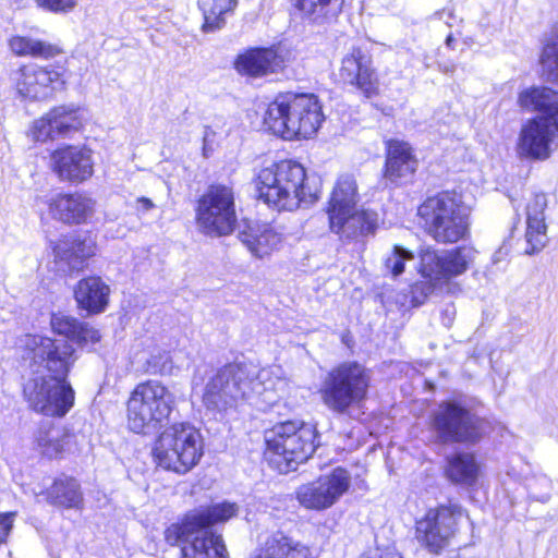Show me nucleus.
Here are the masks:
<instances>
[{
	"label": "nucleus",
	"instance_id": "nucleus-8",
	"mask_svg": "<svg viewBox=\"0 0 558 558\" xmlns=\"http://www.w3.org/2000/svg\"><path fill=\"white\" fill-rule=\"evenodd\" d=\"M427 233L440 243H456L469 234L470 208L456 192L428 197L417 209Z\"/></svg>",
	"mask_w": 558,
	"mask_h": 558
},
{
	"label": "nucleus",
	"instance_id": "nucleus-38",
	"mask_svg": "<svg viewBox=\"0 0 558 558\" xmlns=\"http://www.w3.org/2000/svg\"><path fill=\"white\" fill-rule=\"evenodd\" d=\"M69 436L59 428L40 429L36 436L37 448L49 459L57 458L64 449Z\"/></svg>",
	"mask_w": 558,
	"mask_h": 558
},
{
	"label": "nucleus",
	"instance_id": "nucleus-43",
	"mask_svg": "<svg viewBox=\"0 0 558 558\" xmlns=\"http://www.w3.org/2000/svg\"><path fill=\"white\" fill-rule=\"evenodd\" d=\"M16 517V511L0 512V546L7 543Z\"/></svg>",
	"mask_w": 558,
	"mask_h": 558
},
{
	"label": "nucleus",
	"instance_id": "nucleus-9",
	"mask_svg": "<svg viewBox=\"0 0 558 558\" xmlns=\"http://www.w3.org/2000/svg\"><path fill=\"white\" fill-rule=\"evenodd\" d=\"M487 428L484 418L457 400L440 402L429 415V429L438 445H474Z\"/></svg>",
	"mask_w": 558,
	"mask_h": 558
},
{
	"label": "nucleus",
	"instance_id": "nucleus-40",
	"mask_svg": "<svg viewBox=\"0 0 558 558\" xmlns=\"http://www.w3.org/2000/svg\"><path fill=\"white\" fill-rule=\"evenodd\" d=\"M413 259L414 255L411 251L403 246L395 245L391 252L384 259L385 272L397 278L403 274L405 263Z\"/></svg>",
	"mask_w": 558,
	"mask_h": 558
},
{
	"label": "nucleus",
	"instance_id": "nucleus-7",
	"mask_svg": "<svg viewBox=\"0 0 558 558\" xmlns=\"http://www.w3.org/2000/svg\"><path fill=\"white\" fill-rule=\"evenodd\" d=\"M357 186L350 175L339 178L328 206L330 230L342 239L359 240L374 234L378 215L371 210H357Z\"/></svg>",
	"mask_w": 558,
	"mask_h": 558
},
{
	"label": "nucleus",
	"instance_id": "nucleus-27",
	"mask_svg": "<svg viewBox=\"0 0 558 558\" xmlns=\"http://www.w3.org/2000/svg\"><path fill=\"white\" fill-rule=\"evenodd\" d=\"M109 293V286L97 276L80 280L74 290L78 307L87 311L89 314H99L106 310Z\"/></svg>",
	"mask_w": 558,
	"mask_h": 558
},
{
	"label": "nucleus",
	"instance_id": "nucleus-10",
	"mask_svg": "<svg viewBox=\"0 0 558 558\" xmlns=\"http://www.w3.org/2000/svg\"><path fill=\"white\" fill-rule=\"evenodd\" d=\"M175 398L162 384L148 380L138 384L128 401V425L136 434H149L170 418Z\"/></svg>",
	"mask_w": 558,
	"mask_h": 558
},
{
	"label": "nucleus",
	"instance_id": "nucleus-12",
	"mask_svg": "<svg viewBox=\"0 0 558 558\" xmlns=\"http://www.w3.org/2000/svg\"><path fill=\"white\" fill-rule=\"evenodd\" d=\"M198 231L211 238L226 236L236 227L234 193L227 185H210L195 207Z\"/></svg>",
	"mask_w": 558,
	"mask_h": 558
},
{
	"label": "nucleus",
	"instance_id": "nucleus-18",
	"mask_svg": "<svg viewBox=\"0 0 558 558\" xmlns=\"http://www.w3.org/2000/svg\"><path fill=\"white\" fill-rule=\"evenodd\" d=\"M475 256L476 251L471 246H459L441 253L426 250L421 255L420 272L430 280L456 277L466 271Z\"/></svg>",
	"mask_w": 558,
	"mask_h": 558
},
{
	"label": "nucleus",
	"instance_id": "nucleus-13",
	"mask_svg": "<svg viewBox=\"0 0 558 558\" xmlns=\"http://www.w3.org/2000/svg\"><path fill=\"white\" fill-rule=\"evenodd\" d=\"M463 509L456 504L441 505L429 509L425 517L416 522V537L429 551L438 554L454 536Z\"/></svg>",
	"mask_w": 558,
	"mask_h": 558
},
{
	"label": "nucleus",
	"instance_id": "nucleus-19",
	"mask_svg": "<svg viewBox=\"0 0 558 558\" xmlns=\"http://www.w3.org/2000/svg\"><path fill=\"white\" fill-rule=\"evenodd\" d=\"M83 112L75 106H58L40 119L34 121L31 135L36 142H46L58 136H66L81 129Z\"/></svg>",
	"mask_w": 558,
	"mask_h": 558
},
{
	"label": "nucleus",
	"instance_id": "nucleus-15",
	"mask_svg": "<svg viewBox=\"0 0 558 558\" xmlns=\"http://www.w3.org/2000/svg\"><path fill=\"white\" fill-rule=\"evenodd\" d=\"M350 484V473L343 468H336L317 481L299 487L296 499L306 509L325 510L336 504L349 489Z\"/></svg>",
	"mask_w": 558,
	"mask_h": 558
},
{
	"label": "nucleus",
	"instance_id": "nucleus-37",
	"mask_svg": "<svg viewBox=\"0 0 558 558\" xmlns=\"http://www.w3.org/2000/svg\"><path fill=\"white\" fill-rule=\"evenodd\" d=\"M289 99H291V94L279 95L265 111L264 124L275 135L281 136L283 132L289 131V126H287Z\"/></svg>",
	"mask_w": 558,
	"mask_h": 558
},
{
	"label": "nucleus",
	"instance_id": "nucleus-35",
	"mask_svg": "<svg viewBox=\"0 0 558 558\" xmlns=\"http://www.w3.org/2000/svg\"><path fill=\"white\" fill-rule=\"evenodd\" d=\"M10 49L16 56L50 59L62 52L52 44L25 36H14L9 41Z\"/></svg>",
	"mask_w": 558,
	"mask_h": 558
},
{
	"label": "nucleus",
	"instance_id": "nucleus-14",
	"mask_svg": "<svg viewBox=\"0 0 558 558\" xmlns=\"http://www.w3.org/2000/svg\"><path fill=\"white\" fill-rule=\"evenodd\" d=\"M280 165L281 184L279 191L283 199L280 209L294 210L301 204L311 205L318 199L320 193L319 179L307 175L305 168L293 160H282Z\"/></svg>",
	"mask_w": 558,
	"mask_h": 558
},
{
	"label": "nucleus",
	"instance_id": "nucleus-34",
	"mask_svg": "<svg viewBox=\"0 0 558 558\" xmlns=\"http://www.w3.org/2000/svg\"><path fill=\"white\" fill-rule=\"evenodd\" d=\"M293 5L304 17L324 24L338 16L342 10V0H293Z\"/></svg>",
	"mask_w": 558,
	"mask_h": 558
},
{
	"label": "nucleus",
	"instance_id": "nucleus-17",
	"mask_svg": "<svg viewBox=\"0 0 558 558\" xmlns=\"http://www.w3.org/2000/svg\"><path fill=\"white\" fill-rule=\"evenodd\" d=\"M288 113L287 126H289V131L283 132L280 136L287 140L308 138L316 134L324 121L322 106L318 98L313 94H291Z\"/></svg>",
	"mask_w": 558,
	"mask_h": 558
},
{
	"label": "nucleus",
	"instance_id": "nucleus-26",
	"mask_svg": "<svg viewBox=\"0 0 558 558\" xmlns=\"http://www.w3.org/2000/svg\"><path fill=\"white\" fill-rule=\"evenodd\" d=\"M254 558H312V553L308 546L277 531L259 545Z\"/></svg>",
	"mask_w": 558,
	"mask_h": 558
},
{
	"label": "nucleus",
	"instance_id": "nucleus-42",
	"mask_svg": "<svg viewBox=\"0 0 558 558\" xmlns=\"http://www.w3.org/2000/svg\"><path fill=\"white\" fill-rule=\"evenodd\" d=\"M38 7L53 12V13H68L71 12L77 4L76 0H35Z\"/></svg>",
	"mask_w": 558,
	"mask_h": 558
},
{
	"label": "nucleus",
	"instance_id": "nucleus-4",
	"mask_svg": "<svg viewBox=\"0 0 558 558\" xmlns=\"http://www.w3.org/2000/svg\"><path fill=\"white\" fill-rule=\"evenodd\" d=\"M519 104L523 109L541 113L522 126L517 145L519 156L548 159L558 137V92L548 87L527 88L520 93Z\"/></svg>",
	"mask_w": 558,
	"mask_h": 558
},
{
	"label": "nucleus",
	"instance_id": "nucleus-36",
	"mask_svg": "<svg viewBox=\"0 0 558 558\" xmlns=\"http://www.w3.org/2000/svg\"><path fill=\"white\" fill-rule=\"evenodd\" d=\"M236 4V0H198L204 16L203 31L215 32L223 27L225 14L232 12Z\"/></svg>",
	"mask_w": 558,
	"mask_h": 558
},
{
	"label": "nucleus",
	"instance_id": "nucleus-28",
	"mask_svg": "<svg viewBox=\"0 0 558 558\" xmlns=\"http://www.w3.org/2000/svg\"><path fill=\"white\" fill-rule=\"evenodd\" d=\"M417 161L409 144L400 141L388 143L385 177L392 183L408 180L415 172Z\"/></svg>",
	"mask_w": 558,
	"mask_h": 558
},
{
	"label": "nucleus",
	"instance_id": "nucleus-20",
	"mask_svg": "<svg viewBox=\"0 0 558 558\" xmlns=\"http://www.w3.org/2000/svg\"><path fill=\"white\" fill-rule=\"evenodd\" d=\"M340 77L344 83L355 86L365 98L378 95L377 75L372 68L371 58L361 48L353 47L342 59Z\"/></svg>",
	"mask_w": 558,
	"mask_h": 558
},
{
	"label": "nucleus",
	"instance_id": "nucleus-25",
	"mask_svg": "<svg viewBox=\"0 0 558 558\" xmlns=\"http://www.w3.org/2000/svg\"><path fill=\"white\" fill-rule=\"evenodd\" d=\"M239 239L242 244L257 258H263L278 250L282 236L267 223H248L240 232Z\"/></svg>",
	"mask_w": 558,
	"mask_h": 558
},
{
	"label": "nucleus",
	"instance_id": "nucleus-3",
	"mask_svg": "<svg viewBox=\"0 0 558 558\" xmlns=\"http://www.w3.org/2000/svg\"><path fill=\"white\" fill-rule=\"evenodd\" d=\"M238 511L236 504L228 501L201 506L189 511L181 523L168 526L165 539L171 546L190 543L181 548V558H227L221 535L210 527L235 517Z\"/></svg>",
	"mask_w": 558,
	"mask_h": 558
},
{
	"label": "nucleus",
	"instance_id": "nucleus-44",
	"mask_svg": "<svg viewBox=\"0 0 558 558\" xmlns=\"http://www.w3.org/2000/svg\"><path fill=\"white\" fill-rule=\"evenodd\" d=\"M155 207V204L151 199L147 197H138L136 199V210L138 213H146Z\"/></svg>",
	"mask_w": 558,
	"mask_h": 558
},
{
	"label": "nucleus",
	"instance_id": "nucleus-29",
	"mask_svg": "<svg viewBox=\"0 0 558 558\" xmlns=\"http://www.w3.org/2000/svg\"><path fill=\"white\" fill-rule=\"evenodd\" d=\"M50 324L56 333L64 336L80 347L95 344L100 340L97 329L62 313L52 314Z\"/></svg>",
	"mask_w": 558,
	"mask_h": 558
},
{
	"label": "nucleus",
	"instance_id": "nucleus-21",
	"mask_svg": "<svg viewBox=\"0 0 558 558\" xmlns=\"http://www.w3.org/2000/svg\"><path fill=\"white\" fill-rule=\"evenodd\" d=\"M53 171L61 180L83 182L92 177L94 161L92 151L86 148L66 146L53 151Z\"/></svg>",
	"mask_w": 558,
	"mask_h": 558
},
{
	"label": "nucleus",
	"instance_id": "nucleus-41",
	"mask_svg": "<svg viewBox=\"0 0 558 558\" xmlns=\"http://www.w3.org/2000/svg\"><path fill=\"white\" fill-rule=\"evenodd\" d=\"M143 369L145 373L153 375L170 374L172 371V359L170 353L159 349L153 351L149 357L146 360Z\"/></svg>",
	"mask_w": 558,
	"mask_h": 558
},
{
	"label": "nucleus",
	"instance_id": "nucleus-1",
	"mask_svg": "<svg viewBox=\"0 0 558 558\" xmlns=\"http://www.w3.org/2000/svg\"><path fill=\"white\" fill-rule=\"evenodd\" d=\"M25 357L32 376L23 386L28 407L46 416H64L74 404V390L68 380L77 356L68 340L26 336Z\"/></svg>",
	"mask_w": 558,
	"mask_h": 558
},
{
	"label": "nucleus",
	"instance_id": "nucleus-24",
	"mask_svg": "<svg viewBox=\"0 0 558 558\" xmlns=\"http://www.w3.org/2000/svg\"><path fill=\"white\" fill-rule=\"evenodd\" d=\"M94 207V201L80 193L58 194L48 202L51 217L66 225L85 222L93 215Z\"/></svg>",
	"mask_w": 558,
	"mask_h": 558
},
{
	"label": "nucleus",
	"instance_id": "nucleus-6",
	"mask_svg": "<svg viewBox=\"0 0 558 558\" xmlns=\"http://www.w3.org/2000/svg\"><path fill=\"white\" fill-rule=\"evenodd\" d=\"M317 434L313 426L294 421L275 425L265 433L266 457L280 473L295 471L314 453Z\"/></svg>",
	"mask_w": 558,
	"mask_h": 558
},
{
	"label": "nucleus",
	"instance_id": "nucleus-30",
	"mask_svg": "<svg viewBox=\"0 0 558 558\" xmlns=\"http://www.w3.org/2000/svg\"><path fill=\"white\" fill-rule=\"evenodd\" d=\"M284 59L272 48H257L242 56L238 61L240 70L252 76L275 73L283 68Z\"/></svg>",
	"mask_w": 558,
	"mask_h": 558
},
{
	"label": "nucleus",
	"instance_id": "nucleus-16",
	"mask_svg": "<svg viewBox=\"0 0 558 558\" xmlns=\"http://www.w3.org/2000/svg\"><path fill=\"white\" fill-rule=\"evenodd\" d=\"M64 68L62 65L38 66L24 65L19 71L16 88L21 96L31 99H46L60 88H63Z\"/></svg>",
	"mask_w": 558,
	"mask_h": 558
},
{
	"label": "nucleus",
	"instance_id": "nucleus-2",
	"mask_svg": "<svg viewBox=\"0 0 558 558\" xmlns=\"http://www.w3.org/2000/svg\"><path fill=\"white\" fill-rule=\"evenodd\" d=\"M260 399L272 405L278 396L275 392L269 372L257 371L245 363H229L208 377L202 401L206 410L214 415L223 414L238 407L241 401Z\"/></svg>",
	"mask_w": 558,
	"mask_h": 558
},
{
	"label": "nucleus",
	"instance_id": "nucleus-31",
	"mask_svg": "<svg viewBox=\"0 0 558 558\" xmlns=\"http://www.w3.org/2000/svg\"><path fill=\"white\" fill-rule=\"evenodd\" d=\"M478 464L473 453L457 452L447 457L446 476L454 484L472 486L478 476Z\"/></svg>",
	"mask_w": 558,
	"mask_h": 558
},
{
	"label": "nucleus",
	"instance_id": "nucleus-33",
	"mask_svg": "<svg viewBox=\"0 0 558 558\" xmlns=\"http://www.w3.org/2000/svg\"><path fill=\"white\" fill-rule=\"evenodd\" d=\"M47 501L53 506L78 508L83 501L78 482L65 475L56 478L47 490Z\"/></svg>",
	"mask_w": 558,
	"mask_h": 558
},
{
	"label": "nucleus",
	"instance_id": "nucleus-46",
	"mask_svg": "<svg viewBox=\"0 0 558 558\" xmlns=\"http://www.w3.org/2000/svg\"><path fill=\"white\" fill-rule=\"evenodd\" d=\"M446 41H447V45L450 46V44L452 43L451 36H448Z\"/></svg>",
	"mask_w": 558,
	"mask_h": 558
},
{
	"label": "nucleus",
	"instance_id": "nucleus-45",
	"mask_svg": "<svg viewBox=\"0 0 558 558\" xmlns=\"http://www.w3.org/2000/svg\"><path fill=\"white\" fill-rule=\"evenodd\" d=\"M422 289V293L424 296H427L429 293H432V291L434 290V287L430 284V283H421V284H416L415 288H414V293L418 290V289Z\"/></svg>",
	"mask_w": 558,
	"mask_h": 558
},
{
	"label": "nucleus",
	"instance_id": "nucleus-23",
	"mask_svg": "<svg viewBox=\"0 0 558 558\" xmlns=\"http://www.w3.org/2000/svg\"><path fill=\"white\" fill-rule=\"evenodd\" d=\"M52 252L56 260L64 263L70 270L78 271L96 254V241L88 233H72L58 240Z\"/></svg>",
	"mask_w": 558,
	"mask_h": 558
},
{
	"label": "nucleus",
	"instance_id": "nucleus-5",
	"mask_svg": "<svg viewBox=\"0 0 558 558\" xmlns=\"http://www.w3.org/2000/svg\"><path fill=\"white\" fill-rule=\"evenodd\" d=\"M371 383L368 371L357 362H342L324 377L319 395L324 405L335 414L350 415L367 398Z\"/></svg>",
	"mask_w": 558,
	"mask_h": 558
},
{
	"label": "nucleus",
	"instance_id": "nucleus-39",
	"mask_svg": "<svg viewBox=\"0 0 558 558\" xmlns=\"http://www.w3.org/2000/svg\"><path fill=\"white\" fill-rule=\"evenodd\" d=\"M547 81L558 84V27L548 38L541 57Z\"/></svg>",
	"mask_w": 558,
	"mask_h": 558
},
{
	"label": "nucleus",
	"instance_id": "nucleus-11",
	"mask_svg": "<svg viewBox=\"0 0 558 558\" xmlns=\"http://www.w3.org/2000/svg\"><path fill=\"white\" fill-rule=\"evenodd\" d=\"M153 452L161 468L185 474L199 462L203 439L191 424H174L160 434Z\"/></svg>",
	"mask_w": 558,
	"mask_h": 558
},
{
	"label": "nucleus",
	"instance_id": "nucleus-22",
	"mask_svg": "<svg viewBox=\"0 0 558 558\" xmlns=\"http://www.w3.org/2000/svg\"><path fill=\"white\" fill-rule=\"evenodd\" d=\"M547 205V195L544 193L533 194L526 204V230L524 234V254L526 255L539 253L548 242L547 226L545 222V209Z\"/></svg>",
	"mask_w": 558,
	"mask_h": 558
},
{
	"label": "nucleus",
	"instance_id": "nucleus-32",
	"mask_svg": "<svg viewBox=\"0 0 558 558\" xmlns=\"http://www.w3.org/2000/svg\"><path fill=\"white\" fill-rule=\"evenodd\" d=\"M280 165L274 163L269 167L262 169L254 183L257 192L258 199H262L269 207H272L277 210L280 209V205H283V199L281 197L280 187Z\"/></svg>",
	"mask_w": 558,
	"mask_h": 558
}]
</instances>
